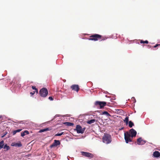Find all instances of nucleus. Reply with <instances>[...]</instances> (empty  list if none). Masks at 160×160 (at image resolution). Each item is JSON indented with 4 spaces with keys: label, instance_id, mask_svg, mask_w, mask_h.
I'll use <instances>...</instances> for the list:
<instances>
[{
    "label": "nucleus",
    "instance_id": "nucleus-28",
    "mask_svg": "<svg viewBox=\"0 0 160 160\" xmlns=\"http://www.w3.org/2000/svg\"><path fill=\"white\" fill-rule=\"evenodd\" d=\"M35 92L34 91L33 92H31L30 94L31 96H32L35 94Z\"/></svg>",
    "mask_w": 160,
    "mask_h": 160
},
{
    "label": "nucleus",
    "instance_id": "nucleus-21",
    "mask_svg": "<svg viewBox=\"0 0 160 160\" xmlns=\"http://www.w3.org/2000/svg\"><path fill=\"white\" fill-rule=\"evenodd\" d=\"M128 126L130 128H132L133 126H134V123L131 121H129V122Z\"/></svg>",
    "mask_w": 160,
    "mask_h": 160
},
{
    "label": "nucleus",
    "instance_id": "nucleus-33",
    "mask_svg": "<svg viewBox=\"0 0 160 160\" xmlns=\"http://www.w3.org/2000/svg\"><path fill=\"white\" fill-rule=\"evenodd\" d=\"M13 122H15V123H16L17 122H14V121H13Z\"/></svg>",
    "mask_w": 160,
    "mask_h": 160
},
{
    "label": "nucleus",
    "instance_id": "nucleus-10",
    "mask_svg": "<svg viewBox=\"0 0 160 160\" xmlns=\"http://www.w3.org/2000/svg\"><path fill=\"white\" fill-rule=\"evenodd\" d=\"M71 88L72 90L76 91L77 92H78L79 90V88L78 85H73L71 86Z\"/></svg>",
    "mask_w": 160,
    "mask_h": 160
},
{
    "label": "nucleus",
    "instance_id": "nucleus-3",
    "mask_svg": "<svg viewBox=\"0 0 160 160\" xmlns=\"http://www.w3.org/2000/svg\"><path fill=\"white\" fill-rule=\"evenodd\" d=\"M39 93L41 97L45 98L48 94V91L46 88H43L40 90Z\"/></svg>",
    "mask_w": 160,
    "mask_h": 160
},
{
    "label": "nucleus",
    "instance_id": "nucleus-29",
    "mask_svg": "<svg viewBox=\"0 0 160 160\" xmlns=\"http://www.w3.org/2000/svg\"><path fill=\"white\" fill-rule=\"evenodd\" d=\"M160 44H157L155 46H154V48H156L158 46H160Z\"/></svg>",
    "mask_w": 160,
    "mask_h": 160
},
{
    "label": "nucleus",
    "instance_id": "nucleus-7",
    "mask_svg": "<svg viewBox=\"0 0 160 160\" xmlns=\"http://www.w3.org/2000/svg\"><path fill=\"white\" fill-rule=\"evenodd\" d=\"M82 155L83 156L86 157L90 158H93L94 157V155L88 152H81Z\"/></svg>",
    "mask_w": 160,
    "mask_h": 160
},
{
    "label": "nucleus",
    "instance_id": "nucleus-8",
    "mask_svg": "<svg viewBox=\"0 0 160 160\" xmlns=\"http://www.w3.org/2000/svg\"><path fill=\"white\" fill-rule=\"evenodd\" d=\"M60 144V142L58 140H54V142L50 146V148H52L55 147H56L58 145Z\"/></svg>",
    "mask_w": 160,
    "mask_h": 160
},
{
    "label": "nucleus",
    "instance_id": "nucleus-15",
    "mask_svg": "<svg viewBox=\"0 0 160 160\" xmlns=\"http://www.w3.org/2000/svg\"><path fill=\"white\" fill-rule=\"evenodd\" d=\"M29 132L27 130L25 131L24 132H22L21 133V136L22 137H23L26 134H29Z\"/></svg>",
    "mask_w": 160,
    "mask_h": 160
},
{
    "label": "nucleus",
    "instance_id": "nucleus-4",
    "mask_svg": "<svg viewBox=\"0 0 160 160\" xmlns=\"http://www.w3.org/2000/svg\"><path fill=\"white\" fill-rule=\"evenodd\" d=\"M103 142L106 144L110 142V135L107 133L104 134V135L102 138Z\"/></svg>",
    "mask_w": 160,
    "mask_h": 160
},
{
    "label": "nucleus",
    "instance_id": "nucleus-23",
    "mask_svg": "<svg viewBox=\"0 0 160 160\" xmlns=\"http://www.w3.org/2000/svg\"><path fill=\"white\" fill-rule=\"evenodd\" d=\"M32 88L35 91V92H37V93H38V89L36 88L34 86H32Z\"/></svg>",
    "mask_w": 160,
    "mask_h": 160
},
{
    "label": "nucleus",
    "instance_id": "nucleus-22",
    "mask_svg": "<svg viewBox=\"0 0 160 160\" xmlns=\"http://www.w3.org/2000/svg\"><path fill=\"white\" fill-rule=\"evenodd\" d=\"M128 117H126L124 120V122H125L127 125L128 123Z\"/></svg>",
    "mask_w": 160,
    "mask_h": 160
},
{
    "label": "nucleus",
    "instance_id": "nucleus-17",
    "mask_svg": "<svg viewBox=\"0 0 160 160\" xmlns=\"http://www.w3.org/2000/svg\"><path fill=\"white\" fill-rule=\"evenodd\" d=\"M64 124L67 126H72L74 125L73 123L70 122H66Z\"/></svg>",
    "mask_w": 160,
    "mask_h": 160
},
{
    "label": "nucleus",
    "instance_id": "nucleus-30",
    "mask_svg": "<svg viewBox=\"0 0 160 160\" xmlns=\"http://www.w3.org/2000/svg\"><path fill=\"white\" fill-rule=\"evenodd\" d=\"M140 43H145V41H144L142 40H141L140 41Z\"/></svg>",
    "mask_w": 160,
    "mask_h": 160
},
{
    "label": "nucleus",
    "instance_id": "nucleus-19",
    "mask_svg": "<svg viewBox=\"0 0 160 160\" xmlns=\"http://www.w3.org/2000/svg\"><path fill=\"white\" fill-rule=\"evenodd\" d=\"M4 145V142L3 140H2L0 142V150L3 148Z\"/></svg>",
    "mask_w": 160,
    "mask_h": 160
},
{
    "label": "nucleus",
    "instance_id": "nucleus-5",
    "mask_svg": "<svg viewBox=\"0 0 160 160\" xmlns=\"http://www.w3.org/2000/svg\"><path fill=\"white\" fill-rule=\"evenodd\" d=\"M95 104L97 107H99L100 108H102L106 105V102H105L97 101L95 102Z\"/></svg>",
    "mask_w": 160,
    "mask_h": 160
},
{
    "label": "nucleus",
    "instance_id": "nucleus-12",
    "mask_svg": "<svg viewBox=\"0 0 160 160\" xmlns=\"http://www.w3.org/2000/svg\"><path fill=\"white\" fill-rule=\"evenodd\" d=\"M11 146H15L16 147H21L22 145L20 142L18 143L12 142L11 144Z\"/></svg>",
    "mask_w": 160,
    "mask_h": 160
},
{
    "label": "nucleus",
    "instance_id": "nucleus-25",
    "mask_svg": "<svg viewBox=\"0 0 160 160\" xmlns=\"http://www.w3.org/2000/svg\"><path fill=\"white\" fill-rule=\"evenodd\" d=\"M115 96L113 95H111V99L115 100Z\"/></svg>",
    "mask_w": 160,
    "mask_h": 160
},
{
    "label": "nucleus",
    "instance_id": "nucleus-26",
    "mask_svg": "<svg viewBox=\"0 0 160 160\" xmlns=\"http://www.w3.org/2000/svg\"><path fill=\"white\" fill-rule=\"evenodd\" d=\"M103 114H106L107 116H110V115L108 113V112L106 111H104L103 112Z\"/></svg>",
    "mask_w": 160,
    "mask_h": 160
},
{
    "label": "nucleus",
    "instance_id": "nucleus-11",
    "mask_svg": "<svg viewBox=\"0 0 160 160\" xmlns=\"http://www.w3.org/2000/svg\"><path fill=\"white\" fill-rule=\"evenodd\" d=\"M132 137H135L137 134L136 131L133 129H131L130 130L129 133Z\"/></svg>",
    "mask_w": 160,
    "mask_h": 160
},
{
    "label": "nucleus",
    "instance_id": "nucleus-18",
    "mask_svg": "<svg viewBox=\"0 0 160 160\" xmlns=\"http://www.w3.org/2000/svg\"><path fill=\"white\" fill-rule=\"evenodd\" d=\"M22 129H19L13 131L12 132L13 135H15L16 133L22 131Z\"/></svg>",
    "mask_w": 160,
    "mask_h": 160
},
{
    "label": "nucleus",
    "instance_id": "nucleus-32",
    "mask_svg": "<svg viewBox=\"0 0 160 160\" xmlns=\"http://www.w3.org/2000/svg\"><path fill=\"white\" fill-rule=\"evenodd\" d=\"M2 117V116H0V118H1Z\"/></svg>",
    "mask_w": 160,
    "mask_h": 160
},
{
    "label": "nucleus",
    "instance_id": "nucleus-16",
    "mask_svg": "<svg viewBox=\"0 0 160 160\" xmlns=\"http://www.w3.org/2000/svg\"><path fill=\"white\" fill-rule=\"evenodd\" d=\"M3 148L5 149L4 151H7L9 150L10 149V147L9 146L7 145V144H6L5 145H4Z\"/></svg>",
    "mask_w": 160,
    "mask_h": 160
},
{
    "label": "nucleus",
    "instance_id": "nucleus-31",
    "mask_svg": "<svg viewBox=\"0 0 160 160\" xmlns=\"http://www.w3.org/2000/svg\"><path fill=\"white\" fill-rule=\"evenodd\" d=\"M145 43L148 44V42L147 40H146L145 41Z\"/></svg>",
    "mask_w": 160,
    "mask_h": 160
},
{
    "label": "nucleus",
    "instance_id": "nucleus-14",
    "mask_svg": "<svg viewBox=\"0 0 160 160\" xmlns=\"http://www.w3.org/2000/svg\"><path fill=\"white\" fill-rule=\"evenodd\" d=\"M153 156L156 158H158L160 156V153L158 151H155L153 153Z\"/></svg>",
    "mask_w": 160,
    "mask_h": 160
},
{
    "label": "nucleus",
    "instance_id": "nucleus-9",
    "mask_svg": "<svg viewBox=\"0 0 160 160\" xmlns=\"http://www.w3.org/2000/svg\"><path fill=\"white\" fill-rule=\"evenodd\" d=\"M146 142V141L142 140L141 138H139L137 140V143L138 145H143Z\"/></svg>",
    "mask_w": 160,
    "mask_h": 160
},
{
    "label": "nucleus",
    "instance_id": "nucleus-13",
    "mask_svg": "<svg viewBox=\"0 0 160 160\" xmlns=\"http://www.w3.org/2000/svg\"><path fill=\"white\" fill-rule=\"evenodd\" d=\"M51 129H52V128H51V127L47 128H44V129H41L39 131V132H46V131H50Z\"/></svg>",
    "mask_w": 160,
    "mask_h": 160
},
{
    "label": "nucleus",
    "instance_id": "nucleus-24",
    "mask_svg": "<svg viewBox=\"0 0 160 160\" xmlns=\"http://www.w3.org/2000/svg\"><path fill=\"white\" fill-rule=\"evenodd\" d=\"M64 134V132H62L60 133H58L55 135V136H60Z\"/></svg>",
    "mask_w": 160,
    "mask_h": 160
},
{
    "label": "nucleus",
    "instance_id": "nucleus-2",
    "mask_svg": "<svg viewBox=\"0 0 160 160\" xmlns=\"http://www.w3.org/2000/svg\"><path fill=\"white\" fill-rule=\"evenodd\" d=\"M124 138L126 143L129 142H132V137L131 136L130 134L128 132L124 133Z\"/></svg>",
    "mask_w": 160,
    "mask_h": 160
},
{
    "label": "nucleus",
    "instance_id": "nucleus-27",
    "mask_svg": "<svg viewBox=\"0 0 160 160\" xmlns=\"http://www.w3.org/2000/svg\"><path fill=\"white\" fill-rule=\"evenodd\" d=\"M48 99H49L50 100H51V101H52V100H53V98H52V97H51V96H50V97H49V98H48Z\"/></svg>",
    "mask_w": 160,
    "mask_h": 160
},
{
    "label": "nucleus",
    "instance_id": "nucleus-6",
    "mask_svg": "<svg viewBox=\"0 0 160 160\" xmlns=\"http://www.w3.org/2000/svg\"><path fill=\"white\" fill-rule=\"evenodd\" d=\"M85 129V128H82V127L79 125H77L76 127V130L77 132L78 133H83Z\"/></svg>",
    "mask_w": 160,
    "mask_h": 160
},
{
    "label": "nucleus",
    "instance_id": "nucleus-1",
    "mask_svg": "<svg viewBox=\"0 0 160 160\" xmlns=\"http://www.w3.org/2000/svg\"><path fill=\"white\" fill-rule=\"evenodd\" d=\"M89 40H92L96 41L98 40H105L102 36L99 34H95L90 36V38H88Z\"/></svg>",
    "mask_w": 160,
    "mask_h": 160
},
{
    "label": "nucleus",
    "instance_id": "nucleus-20",
    "mask_svg": "<svg viewBox=\"0 0 160 160\" xmlns=\"http://www.w3.org/2000/svg\"><path fill=\"white\" fill-rule=\"evenodd\" d=\"M95 121L96 120L95 119H93L88 121L87 122L88 124H91L94 123L95 122Z\"/></svg>",
    "mask_w": 160,
    "mask_h": 160
}]
</instances>
